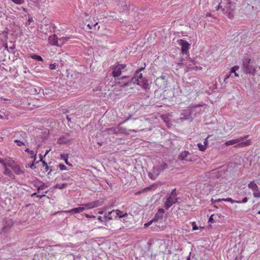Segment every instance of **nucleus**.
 <instances>
[{"mask_svg": "<svg viewBox=\"0 0 260 260\" xmlns=\"http://www.w3.org/2000/svg\"><path fill=\"white\" fill-rule=\"evenodd\" d=\"M70 38L67 37H62L59 39V43L61 44V46L66 42L70 40Z\"/></svg>", "mask_w": 260, "mask_h": 260, "instance_id": "22", "label": "nucleus"}, {"mask_svg": "<svg viewBox=\"0 0 260 260\" xmlns=\"http://www.w3.org/2000/svg\"><path fill=\"white\" fill-rule=\"evenodd\" d=\"M42 181L39 179H35L31 182V183L34 185V187L37 188V190L40 187V185L41 184Z\"/></svg>", "mask_w": 260, "mask_h": 260, "instance_id": "18", "label": "nucleus"}, {"mask_svg": "<svg viewBox=\"0 0 260 260\" xmlns=\"http://www.w3.org/2000/svg\"><path fill=\"white\" fill-rule=\"evenodd\" d=\"M164 213V210L163 209H159L154 215V217L153 218L154 221H157L161 219Z\"/></svg>", "mask_w": 260, "mask_h": 260, "instance_id": "13", "label": "nucleus"}, {"mask_svg": "<svg viewBox=\"0 0 260 260\" xmlns=\"http://www.w3.org/2000/svg\"><path fill=\"white\" fill-rule=\"evenodd\" d=\"M114 212L116 213V215L118 216L120 218L124 217L127 216V214L126 213H124L123 211H121L119 210H115Z\"/></svg>", "mask_w": 260, "mask_h": 260, "instance_id": "17", "label": "nucleus"}, {"mask_svg": "<svg viewBox=\"0 0 260 260\" xmlns=\"http://www.w3.org/2000/svg\"><path fill=\"white\" fill-rule=\"evenodd\" d=\"M212 219H212V215H211V216L210 217V218H209V221H210V220H212Z\"/></svg>", "mask_w": 260, "mask_h": 260, "instance_id": "57", "label": "nucleus"}, {"mask_svg": "<svg viewBox=\"0 0 260 260\" xmlns=\"http://www.w3.org/2000/svg\"><path fill=\"white\" fill-rule=\"evenodd\" d=\"M14 142L17 143V145L19 146L24 145V143L18 140H14Z\"/></svg>", "mask_w": 260, "mask_h": 260, "instance_id": "34", "label": "nucleus"}, {"mask_svg": "<svg viewBox=\"0 0 260 260\" xmlns=\"http://www.w3.org/2000/svg\"><path fill=\"white\" fill-rule=\"evenodd\" d=\"M239 69V67L235 66L232 67L230 71V73L232 75L233 73L234 74V77H239V74L237 73V71Z\"/></svg>", "mask_w": 260, "mask_h": 260, "instance_id": "16", "label": "nucleus"}, {"mask_svg": "<svg viewBox=\"0 0 260 260\" xmlns=\"http://www.w3.org/2000/svg\"><path fill=\"white\" fill-rule=\"evenodd\" d=\"M98 219H99L100 221H101V222H104V221H105V220H106V219H105V218H104V217H102V216H99V217H98Z\"/></svg>", "mask_w": 260, "mask_h": 260, "instance_id": "42", "label": "nucleus"}, {"mask_svg": "<svg viewBox=\"0 0 260 260\" xmlns=\"http://www.w3.org/2000/svg\"><path fill=\"white\" fill-rule=\"evenodd\" d=\"M248 201V199L247 197H245L242 201H241V203H245Z\"/></svg>", "mask_w": 260, "mask_h": 260, "instance_id": "44", "label": "nucleus"}, {"mask_svg": "<svg viewBox=\"0 0 260 260\" xmlns=\"http://www.w3.org/2000/svg\"><path fill=\"white\" fill-rule=\"evenodd\" d=\"M30 57L32 59H36L38 61H43V59L42 58V57L41 56H39V55H36L35 54H31L30 56Z\"/></svg>", "mask_w": 260, "mask_h": 260, "instance_id": "23", "label": "nucleus"}, {"mask_svg": "<svg viewBox=\"0 0 260 260\" xmlns=\"http://www.w3.org/2000/svg\"><path fill=\"white\" fill-rule=\"evenodd\" d=\"M257 213L260 214V210L257 212Z\"/></svg>", "mask_w": 260, "mask_h": 260, "instance_id": "64", "label": "nucleus"}, {"mask_svg": "<svg viewBox=\"0 0 260 260\" xmlns=\"http://www.w3.org/2000/svg\"><path fill=\"white\" fill-rule=\"evenodd\" d=\"M47 187H48V186H47L44 182L42 181L41 184L40 185V187L38 189V191H40V190H43Z\"/></svg>", "mask_w": 260, "mask_h": 260, "instance_id": "29", "label": "nucleus"}, {"mask_svg": "<svg viewBox=\"0 0 260 260\" xmlns=\"http://www.w3.org/2000/svg\"><path fill=\"white\" fill-rule=\"evenodd\" d=\"M51 171H52V169H50V171H49V172H48V174H50V172H51Z\"/></svg>", "mask_w": 260, "mask_h": 260, "instance_id": "62", "label": "nucleus"}, {"mask_svg": "<svg viewBox=\"0 0 260 260\" xmlns=\"http://www.w3.org/2000/svg\"><path fill=\"white\" fill-rule=\"evenodd\" d=\"M87 27H88V28H89V29H92V28H93V25H92H92H90V24H88L87 25Z\"/></svg>", "mask_w": 260, "mask_h": 260, "instance_id": "46", "label": "nucleus"}, {"mask_svg": "<svg viewBox=\"0 0 260 260\" xmlns=\"http://www.w3.org/2000/svg\"><path fill=\"white\" fill-rule=\"evenodd\" d=\"M154 221L153 219L151 220H150V221L144 224V226L145 227H148L149 226V225H150L151 224V223H152V222Z\"/></svg>", "mask_w": 260, "mask_h": 260, "instance_id": "37", "label": "nucleus"}, {"mask_svg": "<svg viewBox=\"0 0 260 260\" xmlns=\"http://www.w3.org/2000/svg\"><path fill=\"white\" fill-rule=\"evenodd\" d=\"M243 70L246 74H254L255 68L251 64V60L250 59L247 58H244L243 61Z\"/></svg>", "mask_w": 260, "mask_h": 260, "instance_id": "6", "label": "nucleus"}, {"mask_svg": "<svg viewBox=\"0 0 260 260\" xmlns=\"http://www.w3.org/2000/svg\"><path fill=\"white\" fill-rule=\"evenodd\" d=\"M25 151L27 152L30 155L31 158H36L37 153H35L34 151L30 150L28 148H26Z\"/></svg>", "mask_w": 260, "mask_h": 260, "instance_id": "21", "label": "nucleus"}, {"mask_svg": "<svg viewBox=\"0 0 260 260\" xmlns=\"http://www.w3.org/2000/svg\"><path fill=\"white\" fill-rule=\"evenodd\" d=\"M115 210H113L112 211L110 212H108V213H106L104 216V218L106 219V220H111L112 219L113 217L112 216V214L113 212H114Z\"/></svg>", "mask_w": 260, "mask_h": 260, "instance_id": "19", "label": "nucleus"}, {"mask_svg": "<svg viewBox=\"0 0 260 260\" xmlns=\"http://www.w3.org/2000/svg\"><path fill=\"white\" fill-rule=\"evenodd\" d=\"M98 25V22H96L93 25V27L94 30H99L100 29V26H98L96 28V26Z\"/></svg>", "mask_w": 260, "mask_h": 260, "instance_id": "38", "label": "nucleus"}, {"mask_svg": "<svg viewBox=\"0 0 260 260\" xmlns=\"http://www.w3.org/2000/svg\"><path fill=\"white\" fill-rule=\"evenodd\" d=\"M33 18L31 17H29L27 20V22L26 23V25H29L30 23L33 22Z\"/></svg>", "mask_w": 260, "mask_h": 260, "instance_id": "36", "label": "nucleus"}, {"mask_svg": "<svg viewBox=\"0 0 260 260\" xmlns=\"http://www.w3.org/2000/svg\"><path fill=\"white\" fill-rule=\"evenodd\" d=\"M38 194H37V192H35V193H34L32 194V196H37H37H38Z\"/></svg>", "mask_w": 260, "mask_h": 260, "instance_id": "56", "label": "nucleus"}, {"mask_svg": "<svg viewBox=\"0 0 260 260\" xmlns=\"http://www.w3.org/2000/svg\"><path fill=\"white\" fill-rule=\"evenodd\" d=\"M58 168H59V169L60 170H62V171L67 170V167H66V166H64L63 164H59L58 165Z\"/></svg>", "mask_w": 260, "mask_h": 260, "instance_id": "35", "label": "nucleus"}, {"mask_svg": "<svg viewBox=\"0 0 260 260\" xmlns=\"http://www.w3.org/2000/svg\"><path fill=\"white\" fill-rule=\"evenodd\" d=\"M230 77H232V78L234 77V76L230 73V74L229 75H226L225 76V78H224V82L226 81V80L229 79Z\"/></svg>", "mask_w": 260, "mask_h": 260, "instance_id": "40", "label": "nucleus"}, {"mask_svg": "<svg viewBox=\"0 0 260 260\" xmlns=\"http://www.w3.org/2000/svg\"><path fill=\"white\" fill-rule=\"evenodd\" d=\"M221 199H219L216 200L214 201V203H218V202H219L220 201H223Z\"/></svg>", "mask_w": 260, "mask_h": 260, "instance_id": "48", "label": "nucleus"}, {"mask_svg": "<svg viewBox=\"0 0 260 260\" xmlns=\"http://www.w3.org/2000/svg\"><path fill=\"white\" fill-rule=\"evenodd\" d=\"M144 69V68L142 67L137 71L136 76L132 78V81L134 83L142 86L143 88H146L148 86L147 81L143 78L142 73H141Z\"/></svg>", "mask_w": 260, "mask_h": 260, "instance_id": "2", "label": "nucleus"}, {"mask_svg": "<svg viewBox=\"0 0 260 260\" xmlns=\"http://www.w3.org/2000/svg\"><path fill=\"white\" fill-rule=\"evenodd\" d=\"M61 158L62 160H64L66 164L70 165V164L68 162V154H62L60 155Z\"/></svg>", "mask_w": 260, "mask_h": 260, "instance_id": "25", "label": "nucleus"}, {"mask_svg": "<svg viewBox=\"0 0 260 260\" xmlns=\"http://www.w3.org/2000/svg\"><path fill=\"white\" fill-rule=\"evenodd\" d=\"M45 194H41V195H38L37 196V197L40 198V199H41L43 197H45Z\"/></svg>", "mask_w": 260, "mask_h": 260, "instance_id": "47", "label": "nucleus"}, {"mask_svg": "<svg viewBox=\"0 0 260 260\" xmlns=\"http://www.w3.org/2000/svg\"><path fill=\"white\" fill-rule=\"evenodd\" d=\"M66 141L62 140L61 139H59V143H66Z\"/></svg>", "mask_w": 260, "mask_h": 260, "instance_id": "49", "label": "nucleus"}, {"mask_svg": "<svg viewBox=\"0 0 260 260\" xmlns=\"http://www.w3.org/2000/svg\"><path fill=\"white\" fill-rule=\"evenodd\" d=\"M186 260H190V257L189 256H188Z\"/></svg>", "mask_w": 260, "mask_h": 260, "instance_id": "60", "label": "nucleus"}, {"mask_svg": "<svg viewBox=\"0 0 260 260\" xmlns=\"http://www.w3.org/2000/svg\"><path fill=\"white\" fill-rule=\"evenodd\" d=\"M107 131L108 132V133L109 134H113L117 133L118 132V129L117 128L115 127H111L110 128L108 129Z\"/></svg>", "mask_w": 260, "mask_h": 260, "instance_id": "26", "label": "nucleus"}, {"mask_svg": "<svg viewBox=\"0 0 260 260\" xmlns=\"http://www.w3.org/2000/svg\"><path fill=\"white\" fill-rule=\"evenodd\" d=\"M13 2L17 5H21L24 3V0H12Z\"/></svg>", "mask_w": 260, "mask_h": 260, "instance_id": "31", "label": "nucleus"}, {"mask_svg": "<svg viewBox=\"0 0 260 260\" xmlns=\"http://www.w3.org/2000/svg\"><path fill=\"white\" fill-rule=\"evenodd\" d=\"M5 167V169L4 171V174L9 176L10 177H13L14 176L13 173L11 171V170L10 169L7 168L6 167V166Z\"/></svg>", "mask_w": 260, "mask_h": 260, "instance_id": "20", "label": "nucleus"}, {"mask_svg": "<svg viewBox=\"0 0 260 260\" xmlns=\"http://www.w3.org/2000/svg\"><path fill=\"white\" fill-rule=\"evenodd\" d=\"M45 170H46V171H48L49 170V167H48V165L46 166Z\"/></svg>", "mask_w": 260, "mask_h": 260, "instance_id": "54", "label": "nucleus"}, {"mask_svg": "<svg viewBox=\"0 0 260 260\" xmlns=\"http://www.w3.org/2000/svg\"><path fill=\"white\" fill-rule=\"evenodd\" d=\"M179 158L181 160H184L186 161H191V154L188 151H184L180 153L179 156Z\"/></svg>", "mask_w": 260, "mask_h": 260, "instance_id": "10", "label": "nucleus"}, {"mask_svg": "<svg viewBox=\"0 0 260 260\" xmlns=\"http://www.w3.org/2000/svg\"><path fill=\"white\" fill-rule=\"evenodd\" d=\"M204 110L199 105L192 108H188L181 113V117L179 118L181 121L188 120L191 121L194 118L201 114Z\"/></svg>", "mask_w": 260, "mask_h": 260, "instance_id": "1", "label": "nucleus"}, {"mask_svg": "<svg viewBox=\"0 0 260 260\" xmlns=\"http://www.w3.org/2000/svg\"><path fill=\"white\" fill-rule=\"evenodd\" d=\"M126 65L124 64H118L113 69L112 75L114 77H117L121 73L126 71Z\"/></svg>", "mask_w": 260, "mask_h": 260, "instance_id": "7", "label": "nucleus"}, {"mask_svg": "<svg viewBox=\"0 0 260 260\" xmlns=\"http://www.w3.org/2000/svg\"><path fill=\"white\" fill-rule=\"evenodd\" d=\"M40 161H43V155L42 154H40Z\"/></svg>", "mask_w": 260, "mask_h": 260, "instance_id": "52", "label": "nucleus"}, {"mask_svg": "<svg viewBox=\"0 0 260 260\" xmlns=\"http://www.w3.org/2000/svg\"><path fill=\"white\" fill-rule=\"evenodd\" d=\"M178 200L177 197L176 189H173L165 202L164 207L166 209L170 208L173 204L176 203Z\"/></svg>", "mask_w": 260, "mask_h": 260, "instance_id": "5", "label": "nucleus"}, {"mask_svg": "<svg viewBox=\"0 0 260 260\" xmlns=\"http://www.w3.org/2000/svg\"><path fill=\"white\" fill-rule=\"evenodd\" d=\"M192 230L193 231H195V230H197L198 229V228L197 226L196 225V223L194 222H192Z\"/></svg>", "mask_w": 260, "mask_h": 260, "instance_id": "41", "label": "nucleus"}, {"mask_svg": "<svg viewBox=\"0 0 260 260\" xmlns=\"http://www.w3.org/2000/svg\"><path fill=\"white\" fill-rule=\"evenodd\" d=\"M141 192V191H138V192H136L135 194H140Z\"/></svg>", "mask_w": 260, "mask_h": 260, "instance_id": "58", "label": "nucleus"}, {"mask_svg": "<svg viewBox=\"0 0 260 260\" xmlns=\"http://www.w3.org/2000/svg\"><path fill=\"white\" fill-rule=\"evenodd\" d=\"M104 201L103 200H96L92 201L87 204L82 205V206H84L86 209H90L95 207H98L103 205Z\"/></svg>", "mask_w": 260, "mask_h": 260, "instance_id": "8", "label": "nucleus"}, {"mask_svg": "<svg viewBox=\"0 0 260 260\" xmlns=\"http://www.w3.org/2000/svg\"><path fill=\"white\" fill-rule=\"evenodd\" d=\"M248 187L250 188L253 192H255L258 188V186L253 181H251L248 184Z\"/></svg>", "mask_w": 260, "mask_h": 260, "instance_id": "15", "label": "nucleus"}, {"mask_svg": "<svg viewBox=\"0 0 260 260\" xmlns=\"http://www.w3.org/2000/svg\"><path fill=\"white\" fill-rule=\"evenodd\" d=\"M67 186V184L66 183H62V184H57L55 185V188H58V189H63L65 188Z\"/></svg>", "mask_w": 260, "mask_h": 260, "instance_id": "28", "label": "nucleus"}, {"mask_svg": "<svg viewBox=\"0 0 260 260\" xmlns=\"http://www.w3.org/2000/svg\"><path fill=\"white\" fill-rule=\"evenodd\" d=\"M10 229V226L9 225H6L3 227L2 229V232L3 233H7L8 232Z\"/></svg>", "mask_w": 260, "mask_h": 260, "instance_id": "32", "label": "nucleus"}, {"mask_svg": "<svg viewBox=\"0 0 260 260\" xmlns=\"http://www.w3.org/2000/svg\"><path fill=\"white\" fill-rule=\"evenodd\" d=\"M56 67V64L55 63H52L50 64L49 66V69L51 70H54L55 69Z\"/></svg>", "mask_w": 260, "mask_h": 260, "instance_id": "39", "label": "nucleus"}, {"mask_svg": "<svg viewBox=\"0 0 260 260\" xmlns=\"http://www.w3.org/2000/svg\"><path fill=\"white\" fill-rule=\"evenodd\" d=\"M86 217H89V215H88V214H86Z\"/></svg>", "mask_w": 260, "mask_h": 260, "instance_id": "61", "label": "nucleus"}, {"mask_svg": "<svg viewBox=\"0 0 260 260\" xmlns=\"http://www.w3.org/2000/svg\"><path fill=\"white\" fill-rule=\"evenodd\" d=\"M0 162L4 166L6 167V164L5 163L4 161L1 159L0 157Z\"/></svg>", "mask_w": 260, "mask_h": 260, "instance_id": "45", "label": "nucleus"}, {"mask_svg": "<svg viewBox=\"0 0 260 260\" xmlns=\"http://www.w3.org/2000/svg\"><path fill=\"white\" fill-rule=\"evenodd\" d=\"M209 137L210 136H208L204 140V145H205L206 147L208 144V139L209 138Z\"/></svg>", "mask_w": 260, "mask_h": 260, "instance_id": "43", "label": "nucleus"}, {"mask_svg": "<svg viewBox=\"0 0 260 260\" xmlns=\"http://www.w3.org/2000/svg\"><path fill=\"white\" fill-rule=\"evenodd\" d=\"M98 213L100 214H103L104 213V211H100L98 212Z\"/></svg>", "mask_w": 260, "mask_h": 260, "instance_id": "55", "label": "nucleus"}, {"mask_svg": "<svg viewBox=\"0 0 260 260\" xmlns=\"http://www.w3.org/2000/svg\"><path fill=\"white\" fill-rule=\"evenodd\" d=\"M85 210V207L84 206L82 207H79L77 208H75L74 209H72L69 211H64V212H68V213H81L83 212L84 210Z\"/></svg>", "mask_w": 260, "mask_h": 260, "instance_id": "14", "label": "nucleus"}, {"mask_svg": "<svg viewBox=\"0 0 260 260\" xmlns=\"http://www.w3.org/2000/svg\"><path fill=\"white\" fill-rule=\"evenodd\" d=\"M48 42L52 46L61 47V44L59 43V39H58L56 35H53L49 36L48 38Z\"/></svg>", "mask_w": 260, "mask_h": 260, "instance_id": "9", "label": "nucleus"}, {"mask_svg": "<svg viewBox=\"0 0 260 260\" xmlns=\"http://www.w3.org/2000/svg\"><path fill=\"white\" fill-rule=\"evenodd\" d=\"M50 150H51L50 149L49 150H47L45 153L44 156H45L49 153V152L50 151Z\"/></svg>", "mask_w": 260, "mask_h": 260, "instance_id": "50", "label": "nucleus"}, {"mask_svg": "<svg viewBox=\"0 0 260 260\" xmlns=\"http://www.w3.org/2000/svg\"><path fill=\"white\" fill-rule=\"evenodd\" d=\"M141 192V191H138V192H136L135 194H140Z\"/></svg>", "mask_w": 260, "mask_h": 260, "instance_id": "59", "label": "nucleus"}, {"mask_svg": "<svg viewBox=\"0 0 260 260\" xmlns=\"http://www.w3.org/2000/svg\"><path fill=\"white\" fill-rule=\"evenodd\" d=\"M167 168V165L166 163L159 164L153 167L152 170L148 173V176L152 180H155L166 168Z\"/></svg>", "mask_w": 260, "mask_h": 260, "instance_id": "3", "label": "nucleus"}, {"mask_svg": "<svg viewBox=\"0 0 260 260\" xmlns=\"http://www.w3.org/2000/svg\"><path fill=\"white\" fill-rule=\"evenodd\" d=\"M42 162H43L44 166H47V164L45 161H42Z\"/></svg>", "mask_w": 260, "mask_h": 260, "instance_id": "53", "label": "nucleus"}, {"mask_svg": "<svg viewBox=\"0 0 260 260\" xmlns=\"http://www.w3.org/2000/svg\"><path fill=\"white\" fill-rule=\"evenodd\" d=\"M221 200H222L223 201L229 202L232 203H241V201H236V200H233L232 198H228L226 199L222 198Z\"/></svg>", "mask_w": 260, "mask_h": 260, "instance_id": "24", "label": "nucleus"}, {"mask_svg": "<svg viewBox=\"0 0 260 260\" xmlns=\"http://www.w3.org/2000/svg\"><path fill=\"white\" fill-rule=\"evenodd\" d=\"M198 147L199 150L202 151H205L206 148L205 145L202 144V143H198Z\"/></svg>", "mask_w": 260, "mask_h": 260, "instance_id": "30", "label": "nucleus"}, {"mask_svg": "<svg viewBox=\"0 0 260 260\" xmlns=\"http://www.w3.org/2000/svg\"><path fill=\"white\" fill-rule=\"evenodd\" d=\"M29 167L31 169H34L35 168V166L34 165V164H32Z\"/></svg>", "mask_w": 260, "mask_h": 260, "instance_id": "51", "label": "nucleus"}, {"mask_svg": "<svg viewBox=\"0 0 260 260\" xmlns=\"http://www.w3.org/2000/svg\"><path fill=\"white\" fill-rule=\"evenodd\" d=\"M179 44L181 46L182 52L184 54H187L189 49V44L183 40H180Z\"/></svg>", "mask_w": 260, "mask_h": 260, "instance_id": "11", "label": "nucleus"}, {"mask_svg": "<svg viewBox=\"0 0 260 260\" xmlns=\"http://www.w3.org/2000/svg\"><path fill=\"white\" fill-rule=\"evenodd\" d=\"M160 78H161V79H164V77H163V76H161Z\"/></svg>", "mask_w": 260, "mask_h": 260, "instance_id": "63", "label": "nucleus"}, {"mask_svg": "<svg viewBox=\"0 0 260 260\" xmlns=\"http://www.w3.org/2000/svg\"><path fill=\"white\" fill-rule=\"evenodd\" d=\"M120 5L121 7H123V10H128V7H129V5L127 6L126 4H125V2H124L123 1H121L120 2Z\"/></svg>", "mask_w": 260, "mask_h": 260, "instance_id": "27", "label": "nucleus"}, {"mask_svg": "<svg viewBox=\"0 0 260 260\" xmlns=\"http://www.w3.org/2000/svg\"><path fill=\"white\" fill-rule=\"evenodd\" d=\"M8 166L11 167L15 173L17 175H20L23 173V172L20 168L18 166L14 164L13 162L9 163Z\"/></svg>", "mask_w": 260, "mask_h": 260, "instance_id": "12", "label": "nucleus"}, {"mask_svg": "<svg viewBox=\"0 0 260 260\" xmlns=\"http://www.w3.org/2000/svg\"><path fill=\"white\" fill-rule=\"evenodd\" d=\"M247 137L248 136H245L244 137H241L238 139L228 141L224 143V145L225 146H230L235 144L236 143H239L238 146L240 147L249 146L250 145L251 143L250 140L242 142L243 140L246 139L247 138Z\"/></svg>", "mask_w": 260, "mask_h": 260, "instance_id": "4", "label": "nucleus"}, {"mask_svg": "<svg viewBox=\"0 0 260 260\" xmlns=\"http://www.w3.org/2000/svg\"><path fill=\"white\" fill-rule=\"evenodd\" d=\"M253 196L255 198H260V191H258V189L253 193Z\"/></svg>", "mask_w": 260, "mask_h": 260, "instance_id": "33", "label": "nucleus"}]
</instances>
